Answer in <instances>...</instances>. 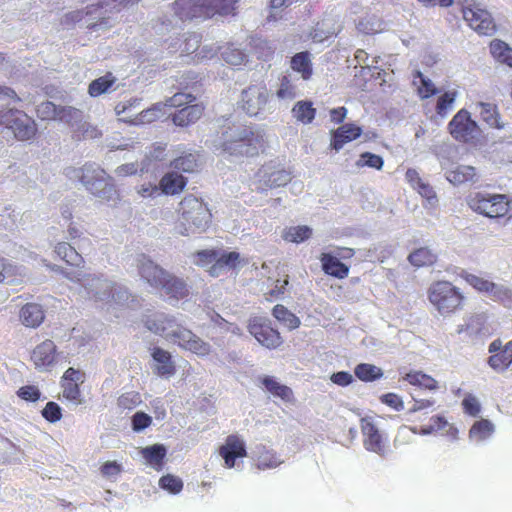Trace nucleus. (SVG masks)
I'll return each mask as SVG.
<instances>
[{
    "label": "nucleus",
    "instance_id": "obj_1",
    "mask_svg": "<svg viewBox=\"0 0 512 512\" xmlns=\"http://www.w3.org/2000/svg\"><path fill=\"white\" fill-rule=\"evenodd\" d=\"M144 323L149 331L198 356H206L211 351L210 344L188 329L182 317L156 312L147 316Z\"/></svg>",
    "mask_w": 512,
    "mask_h": 512
},
{
    "label": "nucleus",
    "instance_id": "obj_2",
    "mask_svg": "<svg viewBox=\"0 0 512 512\" xmlns=\"http://www.w3.org/2000/svg\"><path fill=\"white\" fill-rule=\"evenodd\" d=\"M179 218L175 230L182 236L204 232L210 225L211 212L201 199L194 195L185 196L179 203Z\"/></svg>",
    "mask_w": 512,
    "mask_h": 512
},
{
    "label": "nucleus",
    "instance_id": "obj_3",
    "mask_svg": "<svg viewBox=\"0 0 512 512\" xmlns=\"http://www.w3.org/2000/svg\"><path fill=\"white\" fill-rule=\"evenodd\" d=\"M264 142L263 134L242 125L229 126L222 132L219 145L230 155H256Z\"/></svg>",
    "mask_w": 512,
    "mask_h": 512
},
{
    "label": "nucleus",
    "instance_id": "obj_4",
    "mask_svg": "<svg viewBox=\"0 0 512 512\" xmlns=\"http://www.w3.org/2000/svg\"><path fill=\"white\" fill-rule=\"evenodd\" d=\"M73 177L80 180L95 197L104 200L112 201L115 199L116 190L111 182V177L97 164L87 163L81 168L73 169Z\"/></svg>",
    "mask_w": 512,
    "mask_h": 512
},
{
    "label": "nucleus",
    "instance_id": "obj_5",
    "mask_svg": "<svg viewBox=\"0 0 512 512\" xmlns=\"http://www.w3.org/2000/svg\"><path fill=\"white\" fill-rule=\"evenodd\" d=\"M235 3L236 0H176L174 12L182 21L216 13L228 15L234 10Z\"/></svg>",
    "mask_w": 512,
    "mask_h": 512
},
{
    "label": "nucleus",
    "instance_id": "obj_6",
    "mask_svg": "<svg viewBox=\"0 0 512 512\" xmlns=\"http://www.w3.org/2000/svg\"><path fill=\"white\" fill-rule=\"evenodd\" d=\"M511 203L507 195L485 191L474 192L467 197L468 207L488 218L506 216L511 209Z\"/></svg>",
    "mask_w": 512,
    "mask_h": 512
},
{
    "label": "nucleus",
    "instance_id": "obj_7",
    "mask_svg": "<svg viewBox=\"0 0 512 512\" xmlns=\"http://www.w3.org/2000/svg\"><path fill=\"white\" fill-rule=\"evenodd\" d=\"M47 266L61 273L67 279L80 283L88 298L99 302H108L110 300L113 284L108 279L91 275L86 276L80 271H68L56 265L47 264Z\"/></svg>",
    "mask_w": 512,
    "mask_h": 512
},
{
    "label": "nucleus",
    "instance_id": "obj_8",
    "mask_svg": "<svg viewBox=\"0 0 512 512\" xmlns=\"http://www.w3.org/2000/svg\"><path fill=\"white\" fill-rule=\"evenodd\" d=\"M0 126L21 142L32 141L38 131L35 120L19 109L0 111Z\"/></svg>",
    "mask_w": 512,
    "mask_h": 512
},
{
    "label": "nucleus",
    "instance_id": "obj_9",
    "mask_svg": "<svg viewBox=\"0 0 512 512\" xmlns=\"http://www.w3.org/2000/svg\"><path fill=\"white\" fill-rule=\"evenodd\" d=\"M428 298L441 315H448L456 311L464 299L459 289L448 281L433 283L429 288Z\"/></svg>",
    "mask_w": 512,
    "mask_h": 512
},
{
    "label": "nucleus",
    "instance_id": "obj_10",
    "mask_svg": "<svg viewBox=\"0 0 512 512\" xmlns=\"http://www.w3.org/2000/svg\"><path fill=\"white\" fill-rule=\"evenodd\" d=\"M361 432L363 446L367 451L373 452L380 457L388 455L390 452L388 437L379 429L372 418L365 417L361 419Z\"/></svg>",
    "mask_w": 512,
    "mask_h": 512
},
{
    "label": "nucleus",
    "instance_id": "obj_11",
    "mask_svg": "<svg viewBox=\"0 0 512 512\" xmlns=\"http://www.w3.org/2000/svg\"><path fill=\"white\" fill-rule=\"evenodd\" d=\"M269 92L264 85H251L242 91L240 107L249 116H258L266 111Z\"/></svg>",
    "mask_w": 512,
    "mask_h": 512
},
{
    "label": "nucleus",
    "instance_id": "obj_12",
    "mask_svg": "<svg viewBox=\"0 0 512 512\" xmlns=\"http://www.w3.org/2000/svg\"><path fill=\"white\" fill-rule=\"evenodd\" d=\"M463 18L480 35L491 36L496 31V24L491 14L479 6L464 8Z\"/></svg>",
    "mask_w": 512,
    "mask_h": 512
},
{
    "label": "nucleus",
    "instance_id": "obj_13",
    "mask_svg": "<svg viewBox=\"0 0 512 512\" xmlns=\"http://www.w3.org/2000/svg\"><path fill=\"white\" fill-rule=\"evenodd\" d=\"M248 330L252 336L267 348H276L281 344V337L277 330L273 329L266 319L254 317L249 321Z\"/></svg>",
    "mask_w": 512,
    "mask_h": 512
},
{
    "label": "nucleus",
    "instance_id": "obj_14",
    "mask_svg": "<svg viewBox=\"0 0 512 512\" xmlns=\"http://www.w3.org/2000/svg\"><path fill=\"white\" fill-rule=\"evenodd\" d=\"M451 135L458 141L469 142L478 134V126L466 110H460L450 121Z\"/></svg>",
    "mask_w": 512,
    "mask_h": 512
},
{
    "label": "nucleus",
    "instance_id": "obj_15",
    "mask_svg": "<svg viewBox=\"0 0 512 512\" xmlns=\"http://www.w3.org/2000/svg\"><path fill=\"white\" fill-rule=\"evenodd\" d=\"M219 455L223 458L226 468L239 467V463L236 460L247 455L244 440L238 435H229L225 443L220 446Z\"/></svg>",
    "mask_w": 512,
    "mask_h": 512
},
{
    "label": "nucleus",
    "instance_id": "obj_16",
    "mask_svg": "<svg viewBox=\"0 0 512 512\" xmlns=\"http://www.w3.org/2000/svg\"><path fill=\"white\" fill-rule=\"evenodd\" d=\"M137 268L140 277L151 287L157 289L160 288L162 281H164L168 273L145 255L138 256Z\"/></svg>",
    "mask_w": 512,
    "mask_h": 512
},
{
    "label": "nucleus",
    "instance_id": "obj_17",
    "mask_svg": "<svg viewBox=\"0 0 512 512\" xmlns=\"http://www.w3.org/2000/svg\"><path fill=\"white\" fill-rule=\"evenodd\" d=\"M405 178L411 187L426 200L430 207H435L438 199L433 187L424 179H422L415 169H408Z\"/></svg>",
    "mask_w": 512,
    "mask_h": 512
},
{
    "label": "nucleus",
    "instance_id": "obj_18",
    "mask_svg": "<svg viewBox=\"0 0 512 512\" xmlns=\"http://www.w3.org/2000/svg\"><path fill=\"white\" fill-rule=\"evenodd\" d=\"M151 355L153 359L152 369L156 375L169 378L175 374V365L168 351L155 347Z\"/></svg>",
    "mask_w": 512,
    "mask_h": 512
},
{
    "label": "nucleus",
    "instance_id": "obj_19",
    "mask_svg": "<svg viewBox=\"0 0 512 512\" xmlns=\"http://www.w3.org/2000/svg\"><path fill=\"white\" fill-rule=\"evenodd\" d=\"M56 346L51 340L39 344L32 353V361L39 369H47L56 361Z\"/></svg>",
    "mask_w": 512,
    "mask_h": 512
},
{
    "label": "nucleus",
    "instance_id": "obj_20",
    "mask_svg": "<svg viewBox=\"0 0 512 512\" xmlns=\"http://www.w3.org/2000/svg\"><path fill=\"white\" fill-rule=\"evenodd\" d=\"M445 170V178L453 185H461L466 182H476V170L470 165L452 164Z\"/></svg>",
    "mask_w": 512,
    "mask_h": 512
},
{
    "label": "nucleus",
    "instance_id": "obj_21",
    "mask_svg": "<svg viewBox=\"0 0 512 512\" xmlns=\"http://www.w3.org/2000/svg\"><path fill=\"white\" fill-rule=\"evenodd\" d=\"M169 299H174L176 301L183 299L189 295V288L186 282L176 277L169 272L167 273L164 281L160 285V288Z\"/></svg>",
    "mask_w": 512,
    "mask_h": 512
},
{
    "label": "nucleus",
    "instance_id": "obj_22",
    "mask_svg": "<svg viewBox=\"0 0 512 512\" xmlns=\"http://www.w3.org/2000/svg\"><path fill=\"white\" fill-rule=\"evenodd\" d=\"M252 454L259 470L274 469L283 463L276 452L261 444L255 446Z\"/></svg>",
    "mask_w": 512,
    "mask_h": 512
},
{
    "label": "nucleus",
    "instance_id": "obj_23",
    "mask_svg": "<svg viewBox=\"0 0 512 512\" xmlns=\"http://www.w3.org/2000/svg\"><path fill=\"white\" fill-rule=\"evenodd\" d=\"M27 277V270L22 265H17L9 259H4V268L1 272L0 283L7 285L22 284Z\"/></svg>",
    "mask_w": 512,
    "mask_h": 512
},
{
    "label": "nucleus",
    "instance_id": "obj_24",
    "mask_svg": "<svg viewBox=\"0 0 512 512\" xmlns=\"http://www.w3.org/2000/svg\"><path fill=\"white\" fill-rule=\"evenodd\" d=\"M361 128L354 124H345L332 132L331 147L339 151L343 146L359 137Z\"/></svg>",
    "mask_w": 512,
    "mask_h": 512
},
{
    "label": "nucleus",
    "instance_id": "obj_25",
    "mask_svg": "<svg viewBox=\"0 0 512 512\" xmlns=\"http://www.w3.org/2000/svg\"><path fill=\"white\" fill-rule=\"evenodd\" d=\"M44 317L42 306L36 303H27L20 310V320L26 327H38L43 322Z\"/></svg>",
    "mask_w": 512,
    "mask_h": 512
},
{
    "label": "nucleus",
    "instance_id": "obj_26",
    "mask_svg": "<svg viewBox=\"0 0 512 512\" xmlns=\"http://www.w3.org/2000/svg\"><path fill=\"white\" fill-rule=\"evenodd\" d=\"M260 181H263V188H276L286 185L290 180V173L284 169L269 171L267 168L259 172Z\"/></svg>",
    "mask_w": 512,
    "mask_h": 512
},
{
    "label": "nucleus",
    "instance_id": "obj_27",
    "mask_svg": "<svg viewBox=\"0 0 512 512\" xmlns=\"http://www.w3.org/2000/svg\"><path fill=\"white\" fill-rule=\"evenodd\" d=\"M202 113L203 108L200 105H189L175 113L172 120L175 125L184 127L196 122Z\"/></svg>",
    "mask_w": 512,
    "mask_h": 512
},
{
    "label": "nucleus",
    "instance_id": "obj_28",
    "mask_svg": "<svg viewBox=\"0 0 512 512\" xmlns=\"http://www.w3.org/2000/svg\"><path fill=\"white\" fill-rule=\"evenodd\" d=\"M186 179L178 172H169L160 181V188L163 193L174 195L183 190Z\"/></svg>",
    "mask_w": 512,
    "mask_h": 512
},
{
    "label": "nucleus",
    "instance_id": "obj_29",
    "mask_svg": "<svg viewBox=\"0 0 512 512\" xmlns=\"http://www.w3.org/2000/svg\"><path fill=\"white\" fill-rule=\"evenodd\" d=\"M322 268L326 274L335 276L337 278H344L348 275L349 269L338 258L330 254H322L321 257Z\"/></svg>",
    "mask_w": 512,
    "mask_h": 512
},
{
    "label": "nucleus",
    "instance_id": "obj_30",
    "mask_svg": "<svg viewBox=\"0 0 512 512\" xmlns=\"http://www.w3.org/2000/svg\"><path fill=\"white\" fill-rule=\"evenodd\" d=\"M293 71L300 73L304 80H309L313 73L312 62L309 52H299L290 61Z\"/></svg>",
    "mask_w": 512,
    "mask_h": 512
},
{
    "label": "nucleus",
    "instance_id": "obj_31",
    "mask_svg": "<svg viewBox=\"0 0 512 512\" xmlns=\"http://www.w3.org/2000/svg\"><path fill=\"white\" fill-rule=\"evenodd\" d=\"M403 380L421 389H427L430 391L438 389V382L433 377L423 373L422 371H411L405 374Z\"/></svg>",
    "mask_w": 512,
    "mask_h": 512
},
{
    "label": "nucleus",
    "instance_id": "obj_32",
    "mask_svg": "<svg viewBox=\"0 0 512 512\" xmlns=\"http://www.w3.org/2000/svg\"><path fill=\"white\" fill-rule=\"evenodd\" d=\"M512 363V341L508 342L504 348L489 357L488 364L497 372H503Z\"/></svg>",
    "mask_w": 512,
    "mask_h": 512
},
{
    "label": "nucleus",
    "instance_id": "obj_33",
    "mask_svg": "<svg viewBox=\"0 0 512 512\" xmlns=\"http://www.w3.org/2000/svg\"><path fill=\"white\" fill-rule=\"evenodd\" d=\"M494 431L495 427L491 421L487 419H481L479 421H476L470 428L469 438L472 441L480 443L490 438Z\"/></svg>",
    "mask_w": 512,
    "mask_h": 512
},
{
    "label": "nucleus",
    "instance_id": "obj_34",
    "mask_svg": "<svg viewBox=\"0 0 512 512\" xmlns=\"http://www.w3.org/2000/svg\"><path fill=\"white\" fill-rule=\"evenodd\" d=\"M142 456L156 470L162 467V461L166 455V448L163 445L155 444L142 449Z\"/></svg>",
    "mask_w": 512,
    "mask_h": 512
},
{
    "label": "nucleus",
    "instance_id": "obj_35",
    "mask_svg": "<svg viewBox=\"0 0 512 512\" xmlns=\"http://www.w3.org/2000/svg\"><path fill=\"white\" fill-rule=\"evenodd\" d=\"M55 253L63 259L67 264L79 266L82 262V256L66 242H60L55 247Z\"/></svg>",
    "mask_w": 512,
    "mask_h": 512
},
{
    "label": "nucleus",
    "instance_id": "obj_36",
    "mask_svg": "<svg viewBox=\"0 0 512 512\" xmlns=\"http://www.w3.org/2000/svg\"><path fill=\"white\" fill-rule=\"evenodd\" d=\"M354 373L358 379L364 382L374 381L383 375L379 367L368 363L358 364L354 369Z\"/></svg>",
    "mask_w": 512,
    "mask_h": 512
},
{
    "label": "nucleus",
    "instance_id": "obj_37",
    "mask_svg": "<svg viewBox=\"0 0 512 512\" xmlns=\"http://www.w3.org/2000/svg\"><path fill=\"white\" fill-rule=\"evenodd\" d=\"M408 259L413 266L422 267L433 264L436 261V254L429 248L423 247L411 253Z\"/></svg>",
    "mask_w": 512,
    "mask_h": 512
},
{
    "label": "nucleus",
    "instance_id": "obj_38",
    "mask_svg": "<svg viewBox=\"0 0 512 512\" xmlns=\"http://www.w3.org/2000/svg\"><path fill=\"white\" fill-rule=\"evenodd\" d=\"M273 316L289 329H295L300 325L299 318L283 305L278 304L273 308Z\"/></svg>",
    "mask_w": 512,
    "mask_h": 512
},
{
    "label": "nucleus",
    "instance_id": "obj_39",
    "mask_svg": "<svg viewBox=\"0 0 512 512\" xmlns=\"http://www.w3.org/2000/svg\"><path fill=\"white\" fill-rule=\"evenodd\" d=\"M116 78L111 73L106 74L91 82L89 85V94L93 97L109 92L115 83Z\"/></svg>",
    "mask_w": 512,
    "mask_h": 512
},
{
    "label": "nucleus",
    "instance_id": "obj_40",
    "mask_svg": "<svg viewBox=\"0 0 512 512\" xmlns=\"http://www.w3.org/2000/svg\"><path fill=\"white\" fill-rule=\"evenodd\" d=\"M57 120L67 123L73 131L83 120V112L71 106L60 107Z\"/></svg>",
    "mask_w": 512,
    "mask_h": 512
},
{
    "label": "nucleus",
    "instance_id": "obj_41",
    "mask_svg": "<svg viewBox=\"0 0 512 512\" xmlns=\"http://www.w3.org/2000/svg\"><path fill=\"white\" fill-rule=\"evenodd\" d=\"M264 387L274 396L281 398L282 400H290L292 391L289 387L280 384L273 377L266 376L262 381Z\"/></svg>",
    "mask_w": 512,
    "mask_h": 512
},
{
    "label": "nucleus",
    "instance_id": "obj_42",
    "mask_svg": "<svg viewBox=\"0 0 512 512\" xmlns=\"http://www.w3.org/2000/svg\"><path fill=\"white\" fill-rule=\"evenodd\" d=\"M413 84L417 86L418 94L423 99L437 93L433 82L429 78H426L420 71H416Z\"/></svg>",
    "mask_w": 512,
    "mask_h": 512
},
{
    "label": "nucleus",
    "instance_id": "obj_43",
    "mask_svg": "<svg viewBox=\"0 0 512 512\" xmlns=\"http://www.w3.org/2000/svg\"><path fill=\"white\" fill-rule=\"evenodd\" d=\"M479 114L483 121H485L490 127L501 128L499 123L498 113L496 106L491 103L480 102L477 104Z\"/></svg>",
    "mask_w": 512,
    "mask_h": 512
},
{
    "label": "nucleus",
    "instance_id": "obj_44",
    "mask_svg": "<svg viewBox=\"0 0 512 512\" xmlns=\"http://www.w3.org/2000/svg\"><path fill=\"white\" fill-rule=\"evenodd\" d=\"M293 116L304 124L310 123L315 117V109L312 103L299 101L292 109Z\"/></svg>",
    "mask_w": 512,
    "mask_h": 512
},
{
    "label": "nucleus",
    "instance_id": "obj_45",
    "mask_svg": "<svg viewBox=\"0 0 512 512\" xmlns=\"http://www.w3.org/2000/svg\"><path fill=\"white\" fill-rule=\"evenodd\" d=\"M312 235V230L308 226H295L286 229L283 232V238L288 242L301 243Z\"/></svg>",
    "mask_w": 512,
    "mask_h": 512
},
{
    "label": "nucleus",
    "instance_id": "obj_46",
    "mask_svg": "<svg viewBox=\"0 0 512 512\" xmlns=\"http://www.w3.org/2000/svg\"><path fill=\"white\" fill-rule=\"evenodd\" d=\"M276 95L281 100L291 101L298 95V89L293 83L291 76H283L280 82V87L276 92Z\"/></svg>",
    "mask_w": 512,
    "mask_h": 512
},
{
    "label": "nucleus",
    "instance_id": "obj_47",
    "mask_svg": "<svg viewBox=\"0 0 512 512\" xmlns=\"http://www.w3.org/2000/svg\"><path fill=\"white\" fill-rule=\"evenodd\" d=\"M73 137L80 139H96L102 135V132L94 125L86 121H81L80 124L74 128Z\"/></svg>",
    "mask_w": 512,
    "mask_h": 512
},
{
    "label": "nucleus",
    "instance_id": "obj_48",
    "mask_svg": "<svg viewBox=\"0 0 512 512\" xmlns=\"http://www.w3.org/2000/svg\"><path fill=\"white\" fill-rule=\"evenodd\" d=\"M221 55L226 63L233 66H240L247 62V55L234 46H228Z\"/></svg>",
    "mask_w": 512,
    "mask_h": 512
},
{
    "label": "nucleus",
    "instance_id": "obj_49",
    "mask_svg": "<svg viewBox=\"0 0 512 512\" xmlns=\"http://www.w3.org/2000/svg\"><path fill=\"white\" fill-rule=\"evenodd\" d=\"M197 165V156L192 153L180 156L172 162V166L175 169L181 170L183 172H192L195 170Z\"/></svg>",
    "mask_w": 512,
    "mask_h": 512
},
{
    "label": "nucleus",
    "instance_id": "obj_50",
    "mask_svg": "<svg viewBox=\"0 0 512 512\" xmlns=\"http://www.w3.org/2000/svg\"><path fill=\"white\" fill-rule=\"evenodd\" d=\"M60 107L56 106L53 102H42L37 106V116L42 120H57Z\"/></svg>",
    "mask_w": 512,
    "mask_h": 512
},
{
    "label": "nucleus",
    "instance_id": "obj_51",
    "mask_svg": "<svg viewBox=\"0 0 512 512\" xmlns=\"http://www.w3.org/2000/svg\"><path fill=\"white\" fill-rule=\"evenodd\" d=\"M455 98H456L455 91H448V92H445L443 95H441L438 98L437 105H436L437 113L442 117L446 116L448 111L452 109L453 104L455 102Z\"/></svg>",
    "mask_w": 512,
    "mask_h": 512
},
{
    "label": "nucleus",
    "instance_id": "obj_52",
    "mask_svg": "<svg viewBox=\"0 0 512 512\" xmlns=\"http://www.w3.org/2000/svg\"><path fill=\"white\" fill-rule=\"evenodd\" d=\"M159 486L172 494H178L183 488V482L180 478L168 474L160 478Z\"/></svg>",
    "mask_w": 512,
    "mask_h": 512
},
{
    "label": "nucleus",
    "instance_id": "obj_53",
    "mask_svg": "<svg viewBox=\"0 0 512 512\" xmlns=\"http://www.w3.org/2000/svg\"><path fill=\"white\" fill-rule=\"evenodd\" d=\"M356 166H368L380 170L383 166V159L379 155L365 152L360 155V158L356 162Z\"/></svg>",
    "mask_w": 512,
    "mask_h": 512
},
{
    "label": "nucleus",
    "instance_id": "obj_54",
    "mask_svg": "<svg viewBox=\"0 0 512 512\" xmlns=\"http://www.w3.org/2000/svg\"><path fill=\"white\" fill-rule=\"evenodd\" d=\"M162 103L155 104L152 108L142 111L137 119V123H151L161 117L162 113Z\"/></svg>",
    "mask_w": 512,
    "mask_h": 512
},
{
    "label": "nucleus",
    "instance_id": "obj_55",
    "mask_svg": "<svg viewBox=\"0 0 512 512\" xmlns=\"http://www.w3.org/2000/svg\"><path fill=\"white\" fill-rule=\"evenodd\" d=\"M460 276L474 289L478 292L482 293V291L487 286L489 280L471 273H468L464 270H461Z\"/></svg>",
    "mask_w": 512,
    "mask_h": 512
},
{
    "label": "nucleus",
    "instance_id": "obj_56",
    "mask_svg": "<svg viewBox=\"0 0 512 512\" xmlns=\"http://www.w3.org/2000/svg\"><path fill=\"white\" fill-rule=\"evenodd\" d=\"M146 170L147 168L144 162L141 163V167H139L137 163H126L118 166L115 169V173L119 177H126L130 175H135L138 171L143 173Z\"/></svg>",
    "mask_w": 512,
    "mask_h": 512
},
{
    "label": "nucleus",
    "instance_id": "obj_57",
    "mask_svg": "<svg viewBox=\"0 0 512 512\" xmlns=\"http://www.w3.org/2000/svg\"><path fill=\"white\" fill-rule=\"evenodd\" d=\"M511 48L501 40H493L490 43V52L499 62H502Z\"/></svg>",
    "mask_w": 512,
    "mask_h": 512
},
{
    "label": "nucleus",
    "instance_id": "obj_58",
    "mask_svg": "<svg viewBox=\"0 0 512 512\" xmlns=\"http://www.w3.org/2000/svg\"><path fill=\"white\" fill-rule=\"evenodd\" d=\"M195 100L192 94L186 93H175L172 97L168 98L162 106L168 107H180L184 104L191 103Z\"/></svg>",
    "mask_w": 512,
    "mask_h": 512
},
{
    "label": "nucleus",
    "instance_id": "obj_59",
    "mask_svg": "<svg viewBox=\"0 0 512 512\" xmlns=\"http://www.w3.org/2000/svg\"><path fill=\"white\" fill-rule=\"evenodd\" d=\"M432 424L424 426L420 429V435H429L434 432L440 431L447 426V420L442 416H433L431 418Z\"/></svg>",
    "mask_w": 512,
    "mask_h": 512
},
{
    "label": "nucleus",
    "instance_id": "obj_60",
    "mask_svg": "<svg viewBox=\"0 0 512 512\" xmlns=\"http://www.w3.org/2000/svg\"><path fill=\"white\" fill-rule=\"evenodd\" d=\"M43 417L49 422H56L61 419V408L55 402H48L45 408L42 410Z\"/></svg>",
    "mask_w": 512,
    "mask_h": 512
},
{
    "label": "nucleus",
    "instance_id": "obj_61",
    "mask_svg": "<svg viewBox=\"0 0 512 512\" xmlns=\"http://www.w3.org/2000/svg\"><path fill=\"white\" fill-rule=\"evenodd\" d=\"M152 418L144 412H136L132 417V428L136 432H140L149 427Z\"/></svg>",
    "mask_w": 512,
    "mask_h": 512
},
{
    "label": "nucleus",
    "instance_id": "obj_62",
    "mask_svg": "<svg viewBox=\"0 0 512 512\" xmlns=\"http://www.w3.org/2000/svg\"><path fill=\"white\" fill-rule=\"evenodd\" d=\"M217 258V252L214 250L199 251L194 255L193 262L198 266H207L212 264Z\"/></svg>",
    "mask_w": 512,
    "mask_h": 512
},
{
    "label": "nucleus",
    "instance_id": "obj_63",
    "mask_svg": "<svg viewBox=\"0 0 512 512\" xmlns=\"http://www.w3.org/2000/svg\"><path fill=\"white\" fill-rule=\"evenodd\" d=\"M465 412L471 416H477L480 412V403L473 395H468L462 402Z\"/></svg>",
    "mask_w": 512,
    "mask_h": 512
},
{
    "label": "nucleus",
    "instance_id": "obj_64",
    "mask_svg": "<svg viewBox=\"0 0 512 512\" xmlns=\"http://www.w3.org/2000/svg\"><path fill=\"white\" fill-rule=\"evenodd\" d=\"M495 301L502 303L507 308H512V289L502 284Z\"/></svg>",
    "mask_w": 512,
    "mask_h": 512
}]
</instances>
